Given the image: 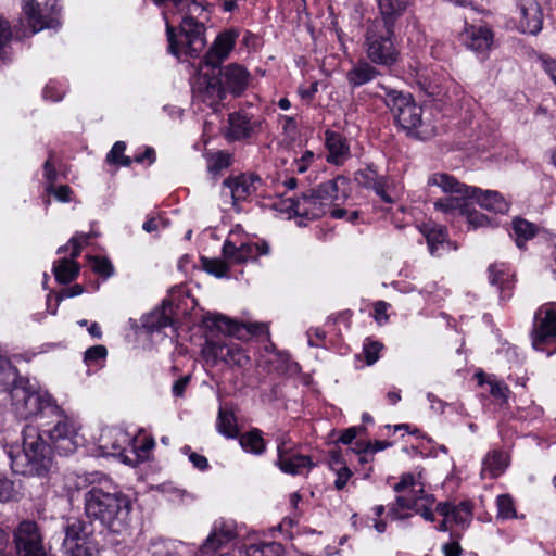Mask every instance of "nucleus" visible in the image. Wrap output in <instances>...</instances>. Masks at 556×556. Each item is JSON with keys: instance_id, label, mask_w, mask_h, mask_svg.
<instances>
[{"instance_id": "nucleus-24", "label": "nucleus", "mask_w": 556, "mask_h": 556, "mask_svg": "<svg viewBox=\"0 0 556 556\" xmlns=\"http://www.w3.org/2000/svg\"><path fill=\"white\" fill-rule=\"evenodd\" d=\"M237 34L232 30H227L219 34L210 50L204 56V63L207 67L216 68L229 55L236 45Z\"/></svg>"}, {"instance_id": "nucleus-58", "label": "nucleus", "mask_w": 556, "mask_h": 556, "mask_svg": "<svg viewBox=\"0 0 556 556\" xmlns=\"http://www.w3.org/2000/svg\"><path fill=\"white\" fill-rule=\"evenodd\" d=\"M181 452L185 455H188V458L192 463L194 468H197L199 470H202V471L206 470L208 468V460H207V458L205 456H203V455H200V454H198L195 452H192L190 446L185 445L181 448Z\"/></svg>"}, {"instance_id": "nucleus-17", "label": "nucleus", "mask_w": 556, "mask_h": 556, "mask_svg": "<svg viewBox=\"0 0 556 556\" xmlns=\"http://www.w3.org/2000/svg\"><path fill=\"white\" fill-rule=\"evenodd\" d=\"M281 210L292 212L294 217H299L298 224L304 225L303 219L313 220L325 215L327 206L312 191L300 198H288L281 202Z\"/></svg>"}, {"instance_id": "nucleus-32", "label": "nucleus", "mask_w": 556, "mask_h": 556, "mask_svg": "<svg viewBox=\"0 0 556 556\" xmlns=\"http://www.w3.org/2000/svg\"><path fill=\"white\" fill-rule=\"evenodd\" d=\"M507 455L500 450L490 451L482 459L481 477L494 479L500 477L507 468Z\"/></svg>"}, {"instance_id": "nucleus-15", "label": "nucleus", "mask_w": 556, "mask_h": 556, "mask_svg": "<svg viewBox=\"0 0 556 556\" xmlns=\"http://www.w3.org/2000/svg\"><path fill=\"white\" fill-rule=\"evenodd\" d=\"M202 356L206 365L214 367L219 362L229 366L245 367L249 356L237 343H222L207 340L202 348Z\"/></svg>"}, {"instance_id": "nucleus-2", "label": "nucleus", "mask_w": 556, "mask_h": 556, "mask_svg": "<svg viewBox=\"0 0 556 556\" xmlns=\"http://www.w3.org/2000/svg\"><path fill=\"white\" fill-rule=\"evenodd\" d=\"M8 458L13 472L23 476L45 477L52 467V450L35 427L23 430V448L11 447Z\"/></svg>"}, {"instance_id": "nucleus-57", "label": "nucleus", "mask_w": 556, "mask_h": 556, "mask_svg": "<svg viewBox=\"0 0 556 556\" xmlns=\"http://www.w3.org/2000/svg\"><path fill=\"white\" fill-rule=\"evenodd\" d=\"M92 236H96L94 233L92 232H89V233H85V232H79V233H76L70 241H68V244H71L72 247V252H71V256L73 258H76L79 254H80V251H81V248L84 244H87L89 239L92 237Z\"/></svg>"}, {"instance_id": "nucleus-3", "label": "nucleus", "mask_w": 556, "mask_h": 556, "mask_svg": "<svg viewBox=\"0 0 556 556\" xmlns=\"http://www.w3.org/2000/svg\"><path fill=\"white\" fill-rule=\"evenodd\" d=\"M384 94L376 93L383 99L384 104L390 109L397 125L413 138L426 140L435 135L434 127L422 119V109L419 106L409 93H404L396 89L386 87L379 84Z\"/></svg>"}, {"instance_id": "nucleus-38", "label": "nucleus", "mask_w": 556, "mask_h": 556, "mask_svg": "<svg viewBox=\"0 0 556 556\" xmlns=\"http://www.w3.org/2000/svg\"><path fill=\"white\" fill-rule=\"evenodd\" d=\"M346 182L344 177H337L319 184L311 191L328 207L329 204L339 199V188Z\"/></svg>"}, {"instance_id": "nucleus-54", "label": "nucleus", "mask_w": 556, "mask_h": 556, "mask_svg": "<svg viewBox=\"0 0 556 556\" xmlns=\"http://www.w3.org/2000/svg\"><path fill=\"white\" fill-rule=\"evenodd\" d=\"M90 266L94 273L103 277H110L113 274V265L105 257H90Z\"/></svg>"}, {"instance_id": "nucleus-39", "label": "nucleus", "mask_w": 556, "mask_h": 556, "mask_svg": "<svg viewBox=\"0 0 556 556\" xmlns=\"http://www.w3.org/2000/svg\"><path fill=\"white\" fill-rule=\"evenodd\" d=\"M216 429L218 433L227 439L237 438L239 434V429L235 413L225 407H219L216 420Z\"/></svg>"}, {"instance_id": "nucleus-41", "label": "nucleus", "mask_w": 556, "mask_h": 556, "mask_svg": "<svg viewBox=\"0 0 556 556\" xmlns=\"http://www.w3.org/2000/svg\"><path fill=\"white\" fill-rule=\"evenodd\" d=\"M243 556H285V548L280 543L260 542L247 545Z\"/></svg>"}, {"instance_id": "nucleus-37", "label": "nucleus", "mask_w": 556, "mask_h": 556, "mask_svg": "<svg viewBox=\"0 0 556 556\" xmlns=\"http://www.w3.org/2000/svg\"><path fill=\"white\" fill-rule=\"evenodd\" d=\"M172 305L169 303H163L162 308L154 309L148 316L144 317L142 326L149 331H161L162 329L172 326L170 317Z\"/></svg>"}, {"instance_id": "nucleus-28", "label": "nucleus", "mask_w": 556, "mask_h": 556, "mask_svg": "<svg viewBox=\"0 0 556 556\" xmlns=\"http://www.w3.org/2000/svg\"><path fill=\"white\" fill-rule=\"evenodd\" d=\"M325 144L328 150V163L342 165L350 157V147L346 139L341 134L333 130H326Z\"/></svg>"}, {"instance_id": "nucleus-27", "label": "nucleus", "mask_w": 556, "mask_h": 556, "mask_svg": "<svg viewBox=\"0 0 556 556\" xmlns=\"http://www.w3.org/2000/svg\"><path fill=\"white\" fill-rule=\"evenodd\" d=\"M519 28L522 33L538 35L542 29L543 14L536 0H522L520 3Z\"/></svg>"}, {"instance_id": "nucleus-47", "label": "nucleus", "mask_w": 556, "mask_h": 556, "mask_svg": "<svg viewBox=\"0 0 556 556\" xmlns=\"http://www.w3.org/2000/svg\"><path fill=\"white\" fill-rule=\"evenodd\" d=\"M201 263H202V267L203 269L217 277V278H223V277H226L227 274H228V270H229V266L228 264L223 261V260H219V258H210V257H206V256H202L201 257Z\"/></svg>"}, {"instance_id": "nucleus-33", "label": "nucleus", "mask_w": 556, "mask_h": 556, "mask_svg": "<svg viewBox=\"0 0 556 556\" xmlns=\"http://www.w3.org/2000/svg\"><path fill=\"white\" fill-rule=\"evenodd\" d=\"M358 175L364 179L362 184L375 190L384 202L392 203L393 199L389 193L390 179L387 176H380L371 167H368L365 172H359Z\"/></svg>"}, {"instance_id": "nucleus-5", "label": "nucleus", "mask_w": 556, "mask_h": 556, "mask_svg": "<svg viewBox=\"0 0 556 556\" xmlns=\"http://www.w3.org/2000/svg\"><path fill=\"white\" fill-rule=\"evenodd\" d=\"M169 13L172 12L167 10L162 12L166 27L168 52L178 60L199 58L206 46L204 24L198 22L191 15H185L180 23L179 31L176 33L175 27L170 25Z\"/></svg>"}, {"instance_id": "nucleus-21", "label": "nucleus", "mask_w": 556, "mask_h": 556, "mask_svg": "<svg viewBox=\"0 0 556 556\" xmlns=\"http://www.w3.org/2000/svg\"><path fill=\"white\" fill-rule=\"evenodd\" d=\"M261 184V177L253 173L233 175L223 181V192H227L232 199V204H236L255 193Z\"/></svg>"}, {"instance_id": "nucleus-29", "label": "nucleus", "mask_w": 556, "mask_h": 556, "mask_svg": "<svg viewBox=\"0 0 556 556\" xmlns=\"http://www.w3.org/2000/svg\"><path fill=\"white\" fill-rule=\"evenodd\" d=\"M380 75L379 70L368 60H359L348 71L346 80L352 89L375 80Z\"/></svg>"}, {"instance_id": "nucleus-63", "label": "nucleus", "mask_w": 556, "mask_h": 556, "mask_svg": "<svg viewBox=\"0 0 556 556\" xmlns=\"http://www.w3.org/2000/svg\"><path fill=\"white\" fill-rule=\"evenodd\" d=\"M190 382V376L186 375L177 379L172 387V393L176 397H181Z\"/></svg>"}, {"instance_id": "nucleus-45", "label": "nucleus", "mask_w": 556, "mask_h": 556, "mask_svg": "<svg viewBox=\"0 0 556 556\" xmlns=\"http://www.w3.org/2000/svg\"><path fill=\"white\" fill-rule=\"evenodd\" d=\"M488 271L490 282L497 286L502 292L505 288H509V271L505 264L490 265Z\"/></svg>"}, {"instance_id": "nucleus-26", "label": "nucleus", "mask_w": 556, "mask_h": 556, "mask_svg": "<svg viewBox=\"0 0 556 556\" xmlns=\"http://www.w3.org/2000/svg\"><path fill=\"white\" fill-rule=\"evenodd\" d=\"M435 510L442 516L450 518L452 523L465 530L472 520V504L469 501L459 503L441 502L437 504Z\"/></svg>"}, {"instance_id": "nucleus-43", "label": "nucleus", "mask_w": 556, "mask_h": 556, "mask_svg": "<svg viewBox=\"0 0 556 556\" xmlns=\"http://www.w3.org/2000/svg\"><path fill=\"white\" fill-rule=\"evenodd\" d=\"M239 443L245 452L255 455L263 454L266 448L262 432L258 429L243 433L239 439Z\"/></svg>"}, {"instance_id": "nucleus-50", "label": "nucleus", "mask_w": 556, "mask_h": 556, "mask_svg": "<svg viewBox=\"0 0 556 556\" xmlns=\"http://www.w3.org/2000/svg\"><path fill=\"white\" fill-rule=\"evenodd\" d=\"M230 165V155L226 152L218 151L212 153L207 157V168L213 174H218Z\"/></svg>"}, {"instance_id": "nucleus-44", "label": "nucleus", "mask_w": 556, "mask_h": 556, "mask_svg": "<svg viewBox=\"0 0 556 556\" xmlns=\"http://www.w3.org/2000/svg\"><path fill=\"white\" fill-rule=\"evenodd\" d=\"M203 323L206 327L216 328L218 331L233 336L239 330V325L233 320L218 314L204 316Z\"/></svg>"}, {"instance_id": "nucleus-60", "label": "nucleus", "mask_w": 556, "mask_h": 556, "mask_svg": "<svg viewBox=\"0 0 556 556\" xmlns=\"http://www.w3.org/2000/svg\"><path fill=\"white\" fill-rule=\"evenodd\" d=\"M336 472V480H334V488L337 490H342L346 485L348 481L352 477V471L348 466H341L337 469Z\"/></svg>"}, {"instance_id": "nucleus-14", "label": "nucleus", "mask_w": 556, "mask_h": 556, "mask_svg": "<svg viewBox=\"0 0 556 556\" xmlns=\"http://www.w3.org/2000/svg\"><path fill=\"white\" fill-rule=\"evenodd\" d=\"M50 417L58 418L52 428L45 430V433L50 440L49 445L51 450L65 456L74 453L79 445L75 422L63 416L62 410L59 415H50Z\"/></svg>"}, {"instance_id": "nucleus-51", "label": "nucleus", "mask_w": 556, "mask_h": 556, "mask_svg": "<svg viewBox=\"0 0 556 556\" xmlns=\"http://www.w3.org/2000/svg\"><path fill=\"white\" fill-rule=\"evenodd\" d=\"M108 355V350L104 345H94L89 348L84 355V362L88 366H98L103 362Z\"/></svg>"}, {"instance_id": "nucleus-25", "label": "nucleus", "mask_w": 556, "mask_h": 556, "mask_svg": "<svg viewBox=\"0 0 556 556\" xmlns=\"http://www.w3.org/2000/svg\"><path fill=\"white\" fill-rule=\"evenodd\" d=\"M420 232L426 238L429 253L432 256L440 257L452 247L448 241L447 229L444 226L433 223H426L419 227Z\"/></svg>"}, {"instance_id": "nucleus-62", "label": "nucleus", "mask_w": 556, "mask_h": 556, "mask_svg": "<svg viewBox=\"0 0 556 556\" xmlns=\"http://www.w3.org/2000/svg\"><path fill=\"white\" fill-rule=\"evenodd\" d=\"M13 482L7 478L0 477V502H5L13 496Z\"/></svg>"}, {"instance_id": "nucleus-7", "label": "nucleus", "mask_w": 556, "mask_h": 556, "mask_svg": "<svg viewBox=\"0 0 556 556\" xmlns=\"http://www.w3.org/2000/svg\"><path fill=\"white\" fill-rule=\"evenodd\" d=\"M363 50L367 60L378 66L391 68L400 60L394 25L368 21L364 31Z\"/></svg>"}, {"instance_id": "nucleus-23", "label": "nucleus", "mask_w": 556, "mask_h": 556, "mask_svg": "<svg viewBox=\"0 0 556 556\" xmlns=\"http://www.w3.org/2000/svg\"><path fill=\"white\" fill-rule=\"evenodd\" d=\"M216 74L220 79L225 92L239 97L248 88L250 73L242 65L232 63L225 67L216 68Z\"/></svg>"}, {"instance_id": "nucleus-31", "label": "nucleus", "mask_w": 556, "mask_h": 556, "mask_svg": "<svg viewBox=\"0 0 556 556\" xmlns=\"http://www.w3.org/2000/svg\"><path fill=\"white\" fill-rule=\"evenodd\" d=\"M377 3L380 16L374 21L395 26L397 20L408 8L410 0H377Z\"/></svg>"}, {"instance_id": "nucleus-30", "label": "nucleus", "mask_w": 556, "mask_h": 556, "mask_svg": "<svg viewBox=\"0 0 556 556\" xmlns=\"http://www.w3.org/2000/svg\"><path fill=\"white\" fill-rule=\"evenodd\" d=\"M277 466L288 475H302L313 467V462L308 456L301 455L294 451L277 458Z\"/></svg>"}, {"instance_id": "nucleus-56", "label": "nucleus", "mask_w": 556, "mask_h": 556, "mask_svg": "<svg viewBox=\"0 0 556 556\" xmlns=\"http://www.w3.org/2000/svg\"><path fill=\"white\" fill-rule=\"evenodd\" d=\"M48 194H53L54 198L61 202H70L72 189L67 185H60L55 187L53 184H48L46 187Z\"/></svg>"}, {"instance_id": "nucleus-34", "label": "nucleus", "mask_w": 556, "mask_h": 556, "mask_svg": "<svg viewBox=\"0 0 556 556\" xmlns=\"http://www.w3.org/2000/svg\"><path fill=\"white\" fill-rule=\"evenodd\" d=\"M194 553V548L184 542L159 540L152 545L151 556H184ZM219 556H231L228 553Z\"/></svg>"}, {"instance_id": "nucleus-59", "label": "nucleus", "mask_w": 556, "mask_h": 556, "mask_svg": "<svg viewBox=\"0 0 556 556\" xmlns=\"http://www.w3.org/2000/svg\"><path fill=\"white\" fill-rule=\"evenodd\" d=\"M314 153L312 151H305L300 159H295L292 163V169L293 172H296L299 174H303L307 170L309 165L314 161Z\"/></svg>"}, {"instance_id": "nucleus-20", "label": "nucleus", "mask_w": 556, "mask_h": 556, "mask_svg": "<svg viewBox=\"0 0 556 556\" xmlns=\"http://www.w3.org/2000/svg\"><path fill=\"white\" fill-rule=\"evenodd\" d=\"M237 536L233 521L219 519L213 523L212 531L198 549L200 556H213Z\"/></svg>"}, {"instance_id": "nucleus-11", "label": "nucleus", "mask_w": 556, "mask_h": 556, "mask_svg": "<svg viewBox=\"0 0 556 556\" xmlns=\"http://www.w3.org/2000/svg\"><path fill=\"white\" fill-rule=\"evenodd\" d=\"M64 539L61 544V556H93L96 548L91 541V531L85 521L71 518L64 526Z\"/></svg>"}, {"instance_id": "nucleus-22", "label": "nucleus", "mask_w": 556, "mask_h": 556, "mask_svg": "<svg viewBox=\"0 0 556 556\" xmlns=\"http://www.w3.org/2000/svg\"><path fill=\"white\" fill-rule=\"evenodd\" d=\"M459 39L468 50L484 60L493 45V33L485 26L469 25L460 33Z\"/></svg>"}, {"instance_id": "nucleus-16", "label": "nucleus", "mask_w": 556, "mask_h": 556, "mask_svg": "<svg viewBox=\"0 0 556 556\" xmlns=\"http://www.w3.org/2000/svg\"><path fill=\"white\" fill-rule=\"evenodd\" d=\"M201 73L195 79L192 92L194 102H201L215 110L226 97L225 88L220 84L216 71Z\"/></svg>"}, {"instance_id": "nucleus-40", "label": "nucleus", "mask_w": 556, "mask_h": 556, "mask_svg": "<svg viewBox=\"0 0 556 556\" xmlns=\"http://www.w3.org/2000/svg\"><path fill=\"white\" fill-rule=\"evenodd\" d=\"M71 256L63 257L54 263L53 273L58 282L66 285L73 281L79 274V265Z\"/></svg>"}, {"instance_id": "nucleus-12", "label": "nucleus", "mask_w": 556, "mask_h": 556, "mask_svg": "<svg viewBox=\"0 0 556 556\" xmlns=\"http://www.w3.org/2000/svg\"><path fill=\"white\" fill-rule=\"evenodd\" d=\"M13 543L17 556H47L43 533L40 526L31 519H23L14 528Z\"/></svg>"}, {"instance_id": "nucleus-1", "label": "nucleus", "mask_w": 556, "mask_h": 556, "mask_svg": "<svg viewBox=\"0 0 556 556\" xmlns=\"http://www.w3.org/2000/svg\"><path fill=\"white\" fill-rule=\"evenodd\" d=\"M84 482L88 490L84 494V509L90 520L99 521L113 533L128 528L131 504L126 494L103 472L87 473Z\"/></svg>"}, {"instance_id": "nucleus-36", "label": "nucleus", "mask_w": 556, "mask_h": 556, "mask_svg": "<svg viewBox=\"0 0 556 556\" xmlns=\"http://www.w3.org/2000/svg\"><path fill=\"white\" fill-rule=\"evenodd\" d=\"M472 200H476L481 207L494 213L504 214L507 213L509 208V205L504 197L497 191H483L479 188L477 197H475Z\"/></svg>"}, {"instance_id": "nucleus-6", "label": "nucleus", "mask_w": 556, "mask_h": 556, "mask_svg": "<svg viewBox=\"0 0 556 556\" xmlns=\"http://www.w3.org/2000/svg\"><path fill=\"white\" fill-rule=\"evenodd\" d=\"M397 495L395 502L390 506L388 516L393 520L405 519L410 516L407 510H415L427 521H434L432 505L434 496L425 492L421 483H417L410 473L403 475L401 480L394 485Z\"/></svg>"}, {"instance_id": "nucleus-61", "label": "nucleus", "mask_w": 556, "mask_h": 556, "mask_svg": "<svg viewBox=\"0 0 556 556\" xmlns=\"http://www.w3.org/2000/svg\"><path fill=\"white\" fill-rule=\"evenodd\" d=\"M277 452L278 457L286 455L288 453L293 452V447L291 445V440L286 433H281L277 437Z\"/></svg>"}, {"instance_id": "nucleus-48", "label": "nucleus", "mask_w": 556, "mask_h": 556, "mask_svg": "<svg viewBox=\"0 0 556 556\" xmlns=\"http://www.w3.org/2000/svg\"><path fill=\"white\" fill-rule=\"evenodd\" d=\"M126 144L124 141H116L110 152L106 154V161L112 164L129 166L131 159L124 155Z\"/></svg>"}, {"instance_id": "nucleus-13", "label": "nucleus", "mask_w": 556, "mask_h": 556, "mask_svg": "<svg viewBox=\"0 0 556 556\" xmlns=\"http://www.w3.org/2000/svg\"><path fill=\"white\" fill-rule=\"evenodd\" d=\"M23 11L28 17L35 34L45 28H58L61 25V8L58 0H23Z\"/></svg>"}, {"instance_id": "nucleus-35", "label": "nucleus", "mask_w": 556, "mask_h": 556, "mask_svg": "<svg viewBox=\"0 0 556 556\" xmlns=\"http://www.w3.org/2000/svg\"><path fill=\"white\" fill-rule=\"evenodd\" d=\"M539 231V226L521 217L511 222L510 237L514 238L517 247L523 249L527 241L533 239Z\"/></svg>"}, {"instance_id": "nucleus-52", "label": "nucleus", "mask_w": 556, "mask_h": 556, "mask_svg": "<svg viewBox=\"0 0 556 556\" xmlns=\"http://www.w3.org/2000/svg\"><path fill=\"white\" fill-rule=\"evenodd\" d=\"M66 93V86L62 83L51 80L43 89V98L58 102L63 99Z\"/></svg>"}, {"instance_id": "nucleus-42", "label": "nucleus", "mask_w": 556, "mask_h": 556, "mask_svg": "<svg viewBox=\"0 0 556 556\" xmlns=\"http://www.w3.org/2000/svg\"><path fill=\"white\" fill-rule=\"evenodd\" d=\"M479 384H488L490 387V394L506 403L509 395V389L504 381L497 380L494 376H488L484 372L476 374Z\"/></svg>"}, {"instance_id": "nucleus-64", "label": "nucleus", "mask_w": 556, "mask_h": 556, "mask_svg": "<svg viewBox=\"0 0 556 556\" xmlns=\"http://www.w3.org/2000/svg\"><path fill=\"white\" fill-rule=\"evenodd\" d=\"M390 304L384 301H378L374 304L375 319L381 324L388 320L387 311Z\"/></svg>"}, {"instance_id": "nucleus-4", "label": "nucleus", "mask_w": 556, "mask_h": 556, "mask_svg": "<svg viewBox=\"0 0 556 556\" xmlns=\"http://www.w3.org/2000/svg\"><path fill=\"white\" fill-rule=\"evenodd\" d=\"M9 391L13 410L21 419L50 417L61 412L53 397L48 392L37 390L28 378L18 376Z\"/></svg>"}, {"instance_id": "nucleus-53", "label": "nucleus", "mask_w": 556, "mask_h": 556, "mask_svg": "<svg viewBox=\"0 0 556 556\" xmlns=\"http://www.w3.org/2000/svg\"><path fill=\"white\" fill-rule=\"evenodd\" d=\"M498 517L510 519L516 516L514 501L508 494L497 496Z\"/></svg>"}, {"instance_id": "nucleus-49", "label": "nucleus", "mask_w": 556, "mask_h": 556, "mask_svg": "<svg viewBox=\"0 0 556 556\" xmlns=\"http://www.w3.org/2000/svg\"><path fill=\"white\" fill-rule=\"evenodd\" d=\"M462 215L466 216L469 229L476 230L482 227L494 226L488 216L476 210H469V205Z\"/></svg>"}, {"instance_id": "nucleus-10", "label": "nucleus", "mask_w": 556, "mask_h": 556, "mask_svg": "<svg viewBox=\"0 0 556 556\" xmlns=\"http://www.w3.org/2000/svg\"><path fill=\"white\" fill-rule=\"evenodd\" d=\"M99 448L103 455L117 457L126 465L137 466L139 464L136 438L123 429L103 430L99 438Z\"/></svg>"}, {"instance_id": "nucleus-19", "label": "nucleus", "mask_w": 556, "mask_h": 556, "mask_svg": "<svg viewBox=\"0 0 556 556\" xmlns=\"http://www.w3.org/2000/svg\"><path fill=\"white\" fill-rule=\"evenodd\" d=\"M228 125L226 138L229 141H239L249 139L260 132L263 125V118L249 114L244 111H239L228 115Z\"/></svg>"}, {"instance_id": "nucleus-46", "label": "nucleus", "mask_w": 556, "mask_h": 556, "mask_svg": "<svg viewBox=\"0 0 556 556\" xmlns=\"http://www.w3.org/2000/svg\"><path fill=\"white\" fill-rule=\"evenodd\" d=\"M18 372L9 359L0 355V389L9 390L10 386L16 381Z\"/></svg>"}, {"instance_id": "nucleus-55", "label": "nucleus", "mask_w": 556, "mask_h": 556, "mask_svg": "<svg viewBox=\"0 0 556 556\" xmlns=\"http://www.w3.org/2000/svg\"><path fill=\"white\" fill-rule=\"evenodd\" d=\"M382 350V344L377 341H366L364 343V354L366 358V363L368 365L375 364L379 358V353Z\"/></svg>"}, {"instance_id": "nucleus-9", "label": "nucleus", "mask_w": 556, "mask_h": 556, "mask_svg": "<svg viewBox=\"0 0 556 556\" xmlns=\"http://www.w3.org/2000/svg\"><path fill=\"white\" fill-rule=\"evenodd\" d=\"M531 338L534 350L547 356L556 353V302L545 303L538 308Z\"/></svg>"}, {"instance_id": "nucleus-18", "label": "nucleus", "mask_w": 556, "mask_h": 556, "mask_svg": "<svg viewBox=\"0 0 556 556\" xmlns=\"http://www.w3.org/2000/svg\"><path fill=\"white\" fill-rule=\"evenodd\" d=\"M235 231H231L229 238L223 244V255L226 260L235 264H241L249 260H256L261 255H267L270 251L266 241L242 242L239 245L231 239Z\"/></svg>"}, {"instance_id": "nucleus-8", "label": "nucleus", "mask_w": 556, "mask_h": 556, "mask_svg": "<svg viewBox=\"0 0 556 556\" xmlns=\"http://www.w3.org/2000/svg\"><path fill=\"white\" fill-rule=\"evenodd\" d=\"M428 186L439 187L443 192L451 195L434 201L435 211L444 214H463L469 205V201L477 197L479 188L467 186L458 181L454 176L446 173H434L428 177Z\"/></svg>"}]
</instances>
